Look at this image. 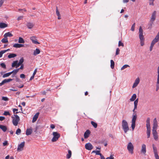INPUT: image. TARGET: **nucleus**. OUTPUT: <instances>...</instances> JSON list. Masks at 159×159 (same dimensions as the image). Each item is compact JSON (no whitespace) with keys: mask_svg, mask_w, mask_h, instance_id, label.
Segmentation results:
<instances>
[{"mask_svg":"<svg viewBox=\"0 0 159 159\" xmlns=\"http://www.w3.org/2000/svg\"><path fill=\"white\" fill-rule=\"evenodd\" d=\"M115 66V63L113 60H111V69H113L114 68Z\"/></svg>","mask_w":159,"mask_h":159,"instance_id":"39","label":"nucleus"},{"mask_svg":"<svg viewBox=\"0 0 159 159\" xmlns=\"http://www.w3.org/2000/svg\"><path fill=\"white\" fill-rule=\"evenodd\" d=\"M24 46V45L19 43H15L13 45V47L16 48H20Z\"/></svg>","mask_w":159,"mask_h":159,"instance_id":"20","label":"nucleus"},{"mask_svg":"<svg viewBox=\"0 0 159 159\" xmlns=\"http://www.w3.org/2000/svg\"><path fill=\"white\" fill-rule=\"evenodd\" d=\"M129 67V66L128 65H124L121 68V70H123L127 67Z\"/></svg>","mask_w":159,"mask_h":159,"instance_id":"41","label":"nucleus"},{"mask_svg":"<svg viewBox=\"0 0 159 159\" xmlns=\"http://www.w3.org/2000/svg\"><path fill=\"white\" fill-rule=\"evenodd\" d=\"M12 119V122L13 125L15 126L17 125L20 119L19 117L17 115H14V116H11Z\"/></svg>","mask_w":159,"mask_h":159,"instance_id":"4","label":"nucleus"},{"mask_svg":"<svg viewBox=\"0 0 159 159\" xmlns=\"http://www.w3.org/2000/svg\"><path fill=\"white\" fill-rule=\"evenodd\" d=\"M13 80V79H5L3 80V81L4 84L5 83L10 82Z\"/></svg>","mask_w":159,"mask_h":159,"instance_id":"37","label":"nucleus"},{"mask_svg":"<svg viewBox=\"0 0 159 159\" xmlns=\"http://www.w3.org/2000/svg\"><path fill=\"white\" fill-rule=\"evenodd\" d=\"M21 132V129H20L18 128L17 129L16 131V134L17 135H18Z\"/></svg>","mask_w":159,"mask_h":159,"instance_id":"42","label":"nucleus"},{"mask_svg":"<svg viewBox=\"0 0 159 159\" xmlns=\"http://www.w3.org/2000/svg\"><path fill=\"white\" fill-rule=\"evenodd\" d=\"M137 118V114L134 113L133 115V118L132 120L131 127L133 130H134L135 127V123Z\"/></svg>","mask_w":159,"mask_h":159,"instance_id":"6","label":"nucleus"},{"mask_svg":"<svg viewBox=\"0 0 159 159\" xmlns=\"http://www.w3.org/2000/svg\"><path fill=\"white\" fill-rule=\"evenodd\" d=\"M153 126L152 129H157L158 127V123L157 118H155L153 120Z\"/></svg>","mask_w":159,"mask_h":159,"instance_id":"11","label":"nucleus"},{"mask_svg":"<svg viewBox=\"0 0 159 159\" xmlns=\"http://www.w3.org/2000/svg\"><path fill=\"white\" fill-rule=\"evenodd\" d=\"M120 52V50L119 48H117L116 50V55L119 54Z\"/></svg>","mask_w":159,"mask_h":159,"instance_id":"50","label":"nucleus"},{"mask_svg":"<svg viewBox=\"0 0 159 159\" xmlns=\"http://www.w3.org/2000/svg\"><path fill=\"white\" fill-rule=\"evenodd\" d=\"M135 27V23H134L132 25V27H131V30L132 31H133L134 30Z\"/></svg>","mask_w":159,"mask_h":159,"instance_id":"46","label":"nucleus"},{"mask_svg":"<svg viewBox=\"0 0 159 159\" xmlns=\"http://www.w3.org/2000/svg\"><path fill=\"white\" fill-rule=\"evenodd\" d=\"M0 128L4 132L6 131L7 129V127L3 125H0Z\"/></svg>","mask_w":159,"mask_h":159,"instance_id":"25","label":"nucleus"},{"mask_svg":"<svg viewBox=\"0 0 159 159\" xmlns=\"http://www.w3.org/2000/svg\"><path fill=\"white\" fill-rule=\"evenodd\" d=\"M26 26L29 29H31L33 27L34 25L32 23L28 22Z\"/></svg>","mask_w":159,"mask_h":159,"instance_id":"23","label":"nucleus"},{"mask_svg":"<svg viewBox=\"0 0 159 159\" xmlns=\"http://www.w3.org/2000/svg\"><path fill=\"white\" fill-rule=\"evenodd\" d=\"M159 89V79L157 78V82L156 84V91H157Z\"/></svg>","mask_w":159,"mask_h":159,"instance_id":"35","label":"nucleus"},{"mask_svg":"<svg viewBox=\"0 0 159 159\" xmlns=\"http://www.w3.org/2000/svg\"><path fill=\"white\" fill-rule=\"evenodd\" d=\"M13 35L10 32H9L5 33L4 35V36H5L6 37H11Z\"/></svg>","mask_w":159,"mask_h":159,"instance_id":"26","label":"nucleus"},{"mask_svg":"<svg viewBox=\"0 0 159 159\" xmlns=\"http://www.w3.org/2000/svg\"><path fill=\"white\" fill-rule=\"evenodd\" d=\"M71 151L69 150H68V154L66 155V158L67 159H69L71 157Z\"/></svg>","mask_w":159,"mask_h":159,"instance_id":"31","label":"nucleus"},{"mask_svg":"<svg viewBox=\"0 0 159 159\" xmlns=\"http://www.w3.org/2000/svg\"><path fill=\"white\" fill-rule=\"evenodd\" d=\"M25 41L24 39L21 37H20L18 40V42L19 43H25Z\"/></svg>","mask_w":159,"mask_h":159,"instance_id":"34","label":"nucleus"},{"mask_svg":"<svg viewBox=\"0 0 159 159\" xmlns=\"http://www.w3.org/2000/svg\"><path fill=\"white\" fill-rule=\"evenodd\" d=\"M10 91H17V89H16L14 88H13L12 89H10Z\"/></svg>","mask_w":159,"mask_h":159,"instance_id":"60","label":"nucleus"},{"mask_svg":"<svg viewBox=\"0 0 159 159\" xmlns=\"http://www.w3.org/2000/svg\"><path fill=\"white\" fill-rule=\"evenodd\" d=\"M147 138H148L150 137V136L151 127H147Z\"/></svg>","mask_w":159,"mask_h":159,"instance_id":"19","label":"nucleus"},{"mask_svg":"<svg viewBox=\"0 0 159 159\" xmlns=\"http://www.w3.org/2000/svg\"><path fill=\"white\" fill-rule=\"evenodd\" d=\"M8 26L7 24H5L3 22H1L0 23V28H4L7 27Z\"/></svg>","mask_w":159,"mask_h":159,"instance_id":"22","label":"nucleus"},{"mask_svg":"<svg viewBox=\"0 0 159 159\" xmlns=\"http://www.w3.org/2000/svg\"><path fill=\"white\" fill-rule=\"evenodd\" d=\"M154 2V1H152L150 0L149 2V5H152V6H154V3H153Z\"/></svg>","mask_w":159,"mask_h":159,"instance_id":"53","label":"nucleus"},{"mask_svg":"<svg viewBox=\"0 0 159 159\" xmlns=\"http://www.w3.org/2000/svg\"><path fill=\"white\" fill-rule=\"evenodd\" d=\"M30 39L32 43L34 44H39V43L37 41L36 37L35 36H31L30 37Z\"/></svg>","mask_w":159,"mask_h":159,"instance_id":"14","label":"nucleus"},{"mask_svg":"<svg viewBox=\"0 0 159 159\" xmlns=\"http://www.w3.org/2000/svg\"><path fill=\"white\" fill-rule=\"evenodd\" d=\"M4 0H0V7L2 6V4L3 3Z\"/></svg>","mask_w":159,"mask_h":159,"instance_id":"58","label":"nucleus"},{"mask_svg":"<svg viewBox=\"0 0 159 159\" xmlns=\"http://www.w3.org/2000/svg\"><path fill=\"white\" fill-rule=\"evenodd\" d=\"M150 118L149 117H148L146 120V127H150Z\"/></svg>","mask_w":159,"mask_h":159,"instance_id":"30","label":"nucleus"},{"mask_svg":"<svg viewBox=\"0 0 159 159\" xmlns=\"http://www.w3.org/2000/svg\"><path fill=\"white\" fill-rule=\"evenodd\" d=\"M50 128L52 129H53L55 128V126L53 124H51L50 125Z\"/></svg>","mask_w":159,"mask_h":159,"instance_id":"62","label":"nucleus"},{"mask_svg":"<svg viewBox=\"0 0 159 159\" xmlns=\"http://www.w3.org/2000/svg\"><path fill=\"white\" fill-rule=\"evenodd\" d=\"M25 145V142H23L19 144L17 148V151L18 152H20L23 150L24 147Z\"/></svg>","mask_w":159,"mask_h":159,"instance_id":"9","label":"nucleus"},{"mask_svg":"<svg viewBox=\"0 0 159 159\" xmlns=\"http://www.w3.org/2000/svg\"><path fill=\"white\" fill-rule=\"evenodd\" d=\"M154 45V44H153V43H151V46L150 47V51H152V50L153 47Z\"/></svg>","mask_w":159,"mask_h":159,"instance_id":"52","label":"nucleus"},{"mask_svg":"<svg viewBox=\"0 0 159 159\" xmlns=\"http://www.w3.org/2000/svg\"><path fill=\"white\" fill-rule=\"evenodd\" d=\"M159 38L157 37V36L155 37V39L152 41V43H153L154 44L157 42L159 40Z\"/></svg>","mask_w":159,"mask_h":159,"instance_id":"27","label":"nucleus"},{"mask_svg":"<svg viewBox=\"0 0 159 159\" xmlns=\"http://www.w3.org/2000/svg\"><path fill=\"white\" fill-rule=\"evenodd\" d=\"M3 114L5 116L10 115V113L9 112L7 111H5L4 112Z\"/></svg>","mask_w":159,"mask_h":159,"instance_id":"47","label":"nucleus"},{"mask_svg":"<svg viewBox=\"0 0 159 159\" xmlns=\"http://www.w3.org/2000/svg\"><path fill=\"white\" fill-rule=\"evenodd\" d=\"M95 153L96 155H99L100 156H102V154L100 153V151H96Z\"/></svg>","mask_w":159,"mask_h":159,"instance_id":"49","label":"nucleus"},{"mask_svg":"<svg viewBox=\"0 0 159 159\" xmlns=\"http://www.w3.org/2000/svg\"><path fill=\"white\" fill-rule=\"evenodd\" d=\"M139 37L140 41V44L141 46L144 45V38L143 35V30L141 26H140L139 30Z\"/></svg>","mask_w":159,"mask_h":159,"instance_id":"1","label":"nucleus"},{"mask_svg":"<svg viewBox=\"0 0 159 159\" xmlns=\"http://www.w3.org/2000/svg\"><path fill=\"white\" fill-rule=\"evenodd\" d=\"M90 133V132L89 130H87L84 134V137L85 139L87 138Z\"/></svg>","mask_w":159,"mask_h":159,"instance_id":"16","label":"nucleus"},{"mask_svg":"<svg viewBox=\"0 0 159 159\" xmlns=\"http://www.w3.org/2000/svg\"><path fill=\"white\" fill-rule=\"evenodd\" d=\"M5 119V117L4 116H0V120L2 121L4 120Z\"/></svg>","mask_w":159,"mask_h":159,"instance_id":"61","label":"nucleus"},{"mask_svg":"<svg viewBox=\"0 0 159 159\" xmlns=\"http://www.w3.org/2000/svg\"><path fill=\"white\" fill-rule=\"evenodd\" d=\"M11 74H12V72H10L8 73H7L4 74L2 77L3 78H5L6 77H8L10 76Z\"/></svg>","mask_w":159,"mask_h":159,"instance_id":"36","label":"nucleus"},{"mask_svg":"<svg viewBox=\"0 0 159 159\" xmlns=\"http://www.w3.org/2000/svg\"><path fill=\"white\" fill-rule=\"evenodd\" d=\"M16 56V54L14 53H11L8 56V57L9 58H12Z\"/></svg>","mask_w":159,"mask_h":159,"instance_id":"32","label":"nucleus"},{"mask_svg":"<svg viewBox=\"0 0 159 159\" xmlns=\"http://www.w3.org/2000/svg\"><path fill=\"white\" fill-rule=\"evenodd\" d=\"M138 101H139V99L137 98L134 101V109H136L137 108V106L138 105Z\"/></svg>","mask_w":159,"mask_h":159,"instance_id":"29","label":"nucleus"},{"mask_svg":"<svg viewBox=\"0 0 159 159\" xmlns=\"http://www.w3.org/2000/svg\"><path fill=\"white\" fill-rule=\"evenodd\" d=\"M39 115V113L37 112L34 116V117L33 119V120H32V122L33 123L36 121V120H37V119Z\"/></svg>","mask_w":159,"mask_h":159,"instance_id":"17","label":"nucleus"},{"mask_svg":"<svg viewBox=\"0 0 159 159\" xmlns=\"http://www.w3.org/2000/svg\"><path fill=\"white\" fill-rule=\"evenodd\" d=\"M24 60H20V61L18 62V66L20 65L23 62Z\"/></svg>","mask_w":159,"mask_h":159,"instance_id":"56","label":"nucleus"},{"mask_svg":"<svg viewBox=\"0 0 159 159\" xmlns=\"http://www.w3.org/2000/svg\"><path fill=\"white\" fill-rule=\"evenodd\" d=\"M33 132L32 129L31 128L27 129L26 131V134L29 135L31 134Z\"/></svg>","mask_w":159,"mask_h":159,"instance_id":"18","label":"nucleus"},{"mask_svg":"<svg viewBox=\"0 0 159 159\" xmlns=\"http://www.w3.org/2000/svg\"><path fill=\"white\" fill-rule=\"evenodd\" d=\"M140 82V79L139 77L137 78L135 80L134 83L132 86V88H134L136 87L139 84Z\"/></svg>","mask_w":159,"mask_h":159,"instance_id":"13","label":"nucleus"},{"mask_svg":"<svg viewBox=\"0 0 159 159\" xmlns=\"http://www.w3.org/2000/svg\"><path fill=\"white\" fill-rule=\"evenodd\" d=\"M37 72V69H36L34 70L33 75L34 76L36 74Z\"/></svg>","mask_w":159,"mask_h":159,"instance_id":"63","label":"nucleus"},{"mask_svg":"<svg viewBox=\"0 0 159 159\" xmlns=\"http://www.w3.org/2000/svg\"><path fill=\"white\" fill-rule=\"evenodd\" d=\"M152 133L154 140L157 141L158 139V136L157 129H152Z\"/></svg>","mask_w":159,"mask_h":159,"instance_id":"10","label":"nucleus"},{"mask_svg":"<svg viewBox=\"0 0 159 159\" xmlns=\"http://www.w3.org/2000/svg\"><path fill=\"white\" fill-rule=\"evenodd\" d=\"M5 52V51L2 50L0 52V57H1L3 54Z\"/></svg>","mask_w":159,"mask_h":159,"instance_id":"48","label":"nucleus"},{"mask_svg":"<svg viewBox=\"0 0 159 159\" xmlns=\"http://www.w3.org/2000/svg\"><path fill=\"white\" fill-rule=\"evenodd\" d=\"M156 11H154L152 14L150 20L151 23L149 25L148 28L151 29L152 27V24L156 18Z\"/></svg>","mask_w":159,"mask_h":159,"instance_id":"3","label":"nucleus"},{"mask_svg":"<svg viewBox=\"0 0 159 159\" xmlns=\"http://www.w3.org/2000/svg\"><path fill=\"white\" fill-rule=\"evenodd\" d=\"M127 149L129 152L131 154H132L133 153L134 149V147L131 142H129L127 146Z\"/></svg>","mask_w":159,"mask_h":159,"instance_id":"7","label":"nucleus"},{"mask_svg":"<svg viewBox=\"0 0 159 159\" xmlns=\"http://www.w3.org/2000/svg\"><path fill=\"white\" fill-rule=\"evenodd\" d=\"M152 147L154 154L155 157L156 159H159V156L158 154L157 149L156 147L155 146L154 144H152Z\"/></svg>","mask_w":159,"mask_h":159,"instance_id":"8","label":"nucleus"},{"mask_svg":"<svg viewBox=\"0 0 159 159\" xmlns=\"http://www.w3.org/2000/svg\"><path fill=\"white\" fill-rule=\"evenodd\" d=\"M146 146L145 144H143L142 146V148L141 149V153H143V154H145L146 152Z\"/></svg>","mask_w":159,"mask_h":159,"instance_id":"15","label":"nucleus"},{"mask_svg":"<svg viewBox=\"0 0 159 159\" xmlns=\"http://www.w3.org/2000/svg\"><path fill=\"white\" fill-rule=\"evenodd\" d=\"M2 99L5 101H8L9 100V98L6 97H3L2 98Z\"/></svg>","mask_w":159,"mask_h":159,"instance_id":"43","label":"nucleus"},{"mask_svg":"<svg viewBox=\"0 0 159 159\" xmlns=\"http://www.w3.org/2000/svg\"><path fill=\"white\" fill-rule=\"evenodd\" d=\"M18 109H16V108H14L13 109V112L14 113H15V111H16L15 113L16 114L18 113V112L17 111H18Z\"/></svg>","mask_w":159,"mask_h":159,"instance_id":"54","label":"nucleus"},{"mask_svg":"<svg viewBox=\"0 0 159 159\" xmlns=\"http://www.w3.org/2000/svg\"><path fill=\"white\" fill-rule=\"evenodd\" d=\"M121 46L122 47H124V45L123 43H122L121 41H119L118 43V46L120 47Z\"/></svg>","mask_w":159,"mask_h":159,"instance_id":"44","label":"nucleus"},{"mask_svg":"<svg viewBox=\"0 0 159 159\" xmlns=\"http://www.w3.org/2000/svg\"><path fill=\"white\" fill-rule=\"evenodd\" d=\"M56 14L57 15V16L60 15V12H59V11H58V8L57 7H56Z\"/></svg>","mask_w":159,"mask_h":159,"instance_id":"45","label":"nucleus"},{"mask_svg":"<svg viewBox=\"0 0 159 159\" xmlns=\"http://www.w3.org/2000/svg\"><path fill=\"white\" fill-rule=\"evenodd\" d=\"M122 127L125 133H126L129 130L128 124L126 121L123 120L122 122Z\"/></svg>","mask_w":159,"mask_h":159,"instance_id":"2","label":"nucleus"},{"mask_svg":"<svg viewBox=\"0 0 159 159\" xmlns=\"http://www.w3.org/2000/svg\"><path fill=\"white\" fill-rule=\"evenodd\" d=\"M12 67H16V68H17L19 66H18V60H16L14 61L12 64Z\"/></svg>","mask_w":159,"mask_h":159,"instance_id":"21","label":"nucleus"},{"mask_svg":"<svg viewBox=\"0 0 159 159\" xmlns=\"http://www.w3.org/2000/svg\"><path fill=\"white\" fill-rule=\"evenodd\" d=\"M20 77L22 78H25V75L24 74H21L20 75Z\"/></svg>","mask_w":159,"mask_h":159,"instance_id":"59","label":"nucleus"},{"mask_svg":"<svg viewBox=\"0 0 159 159\" xmlns=\"http://www.w3.org/2000/svg\"><path fill=\"white\" fill-rule=\"evenodd\" d=\"M19 70V69H18L13 70L11 72H12V74L13 73L15 75H16L18 72Z\"/></svg>","mask_w":159,"mask_h":159,"instance_id":"40","label":"nucleus"},{"mask_svg":"<svg viewBox=\"0 0 159 159\" xmlns=\"http://www.w3.org/2000/svg\"><path fill=\"white\" fill-rule=\"evenodd\" d=\"M8 144V143L7 141H5V142L3 143V146H7Z\"/></svg>","mask_w":159,"mask_h":159,"instance_id":"55","label":"nucleus"},{"mask_svg":"<svg viewBox=\"0 0 159 159\" xmlns=\"http://www.w3.org/2000/svg\"><path fill=\"white\" fill-rule=\"evenodd\" d=\"M157 73H158V75H157V78L159 79V66L158 68Z\"/></svg>","mask_w":159,"mask_h":159,"instance_id":"64","label":"nucleus"},{"mask_svg":"<svg viewBox=\"0 0 159 159\" xmlns=\"http://www.w3.org/2000/svg\"><path fill=\"white\" fill-rule=\"evenodd\" d=\"M23 16H20L18 17V18L17 19V20L19 21L20 20L22 19H23Z\"/></svg>","mask_w":159,"mask_h":159,"instance_id":"57","label":"nucleus"},{"mask_svg":"<svg viewBox=\"0 0 159 159\" xmlns=\"http://www.w3.org/2000/svg\"><path fill=\"white\" fill-rule=\"evenodd\" d=\"M137 97L136 95L135 94H134L132 96L131 98L130 99V100L131 102H133L135 100Z\"/></svg>","mask_w":159,"mask_h":159,"instance_id":"24","label":"nucleus"},{"mask_svg":"<svg viewBox=\"0 0 159 159\" xmlns=\"http://www.w3.org/2000/svg\"><path fill=\"white\" fill-rule=\"evenodd\" d=\"M85 148L88 150H90L93 148V147L90 143H88L85 145Z\"/></svg>","mask_w":159,"mask_h":159,"instance_id":"12","label":"nucleus"},{"mask_svg":"<svg viewBox=\"0 0 159 159\" xmlns=\"http://www.w3.org/2000/svg\"><path fill=\"white\" fill-rule=\"evenodd\" d=\"M91 124L95 128H97V127L98 125L97 123L96 122L93 121H91Z\"/></svg>","mask_w":159,"mask_h":159,"instance_id":"38","label":"nucleus"},{"mask_svg":"<svg viewBox=\"0 0 159 159\" xmlns=\"http://www.w3.org/2000/svg\"><path fill=\"white\" fill-rule=\"evenodd\" d=\"M40 50L38 48H36L35 51L34 52V54L35 55H36L39 54L40 52Z\"/></svg>","mask_w":159,"mask_h":159,"instance_id":"33","label":"nucleus"},{"mask_svg":"<svg viewBox=\"0 0 159 159\" xmlns=\"http://www.w3.org/2000/svg\"><path fill=\"white\" fill-rule=\"evenodd\" d=\"M1 66H2V67L4 68H6V65L4 63H1L0 64Z\"/></svg>","mask_w":159,"mask_h":159,"instance_id":"51","label":"nucleus"},{"mask_svg":"<svg viewBox=\"0 0 159 159\" xmlns=\"http://www.w3.org/2000/svg\"><path fill=\"white\" fill-rule=\"evenodd\" d=\"M52 135L53 137L51 140L52 142H55L57 141L60 136V134L57 132H53L52 133Z\"/></svg>","mask_w":159,"mask_h":159,"instance_id":"5","label":"nucleus"},{"mask_svg":"<svg viewBox=\"0 0 159 159\" xmlns=\"http://www.w3.org/2000/svg\"><path fill=\"white\" fill-rule=\"evenodd\" d=\"M1 41L3 43H8V42L7 37L5 36H4V38L2 39Z\"/></svg>","mask_w":159,"mask_h":159,"instance_id":"28","label":"nucleus"}]
</instances>
